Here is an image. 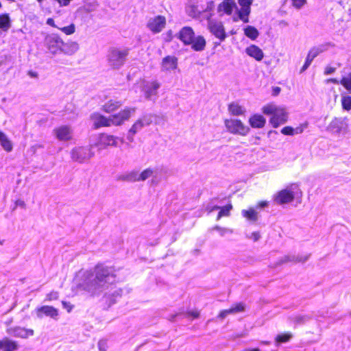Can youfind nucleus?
Masks as SVG:
<instances>
[{"label": "nucleus", "instance_id": "nucleus-1", "mask_svg": "<svg viewBox=\"0 0 351 351\" xmlns=\"http://www.w3.org/2000/svg\"><path fill=\"white\" fill-rule=\"evenodd\" d=\"M116 281L112 267L97 264L93 269L79 271L73 281V291L78 294L82 291L93 295L106 291Z\"/></svg>", "mask_w": 351, "mask_h": 351}, {"label": "nucleus", "instance_id": "nucleus-2", "mask_svg": "<svg viewBox=\"0 0 351 351\" xmlns=\"http://www.w3.org/2000/svg\"><path fill=\"white\" fill-rule=\"evenodd\" d=\"M135 110V108H126L118 114L112 115L108 118L99 113H93L90 118L95 128L110 126L111 125H119L128 119L131 114L134 113Z\"/></svg>", "mask_w": 351, "mask_h": 351}, {"label": "nucleus", "instance_id": "nucleus-3", "mask_svg": "<svg viewBox=\"0 0 351 351\" xmlns=\"http://www.w3.org/2000/svg\"><path fill=\"white\" fill-rule=\"evenodd\" d=\"M263 112L267 115H271L270 123L274 128L285 123L287 120V113L282 108L274 104H268L263 108Z\"/></svg>", "mask_w": 351, "mask_h": 351}, {"label": "nucleus", "instance_id": "nucleus-4", "mask_svg": "<svg viewBox=\"0 0 351 351\" xmlns=\"http://www.w3.org/2000/svg\"><path fill=\"white\" fill-rule=\"evenodd\" d=\"M129 49L127 48H112L109 50L108 62L110 67L119 69L125 63Z\"/></svg>", "mask_w": 351, "mask_h": 351}, {"label": "nucleus", "instance_id": "nucleus-5", "mask_svg": "<svg viewBox=\"0 0 351 351\" xmlns=\"http://www.w3.org/2000/svg\"><path fill=\"white\" fill-rule=\"evenodd\" d=\"M298 185H291L289 188L282 190L274 197V200L278 204H286L291 202L294 198L301 195Z\"/></svg>", "mask_w": 351, "mask_h": 351}, {"label": "nucleus", "instance_id": "nucleus-6", "mask_svg": "<svg viewBox=\"0 0 351 351\" xmlns=\"http://www.w3.org/2000/svg\"><path fill=\"white\" fill-rule=\"evenodd\" d=\"M71 156L73 161L83 163L89 160L94 156V152L89 147H77L71 150Z\"/></svg>", "mask_w": 351, "mask_h": 351}, {"label": "nucleus", "instance_id": "nucleus-7", "mask_svg": "<svg viewBox=\"0 0 351 351\" xmlns=\"http://www.w3.org/2000/svg\"><path fill=\"white\" fill-rule=\"evenodd\" d=\"M224 123L228 131L234 134L246 136L250 131V128L239 119H226Z\"/></svg>", "mask_w": 351, "mask_h": 351}, {"label": "nucleus", "instance_id": "nucleus-8", "mask_svg": "<svg viewBox=\"0 0 351 351\" xmlns=\"http://www.w3.org/2000/svg\"><path fill=\"white\" fill-rule=\"evenodd\" d=\"M161 84L156 80L145 81L142 90L144 93L145 97L151 101H155L158 97V90Z\"/></svg>", "mask_w": 351, "mask_h": 351}, {"label": "nucleus", "instance_id": "nucleus-9", "mask_svg": "<svg viewBox=\"0 0 351 351\" xmlns=\"http://www.w3.org/2000/svg\"><path fill=\"white\" fill-rule=\"evenodd\" d=\"M208 28L209 31L217 38L220 40V41H223L226 38V34L225 32V29L223 24L215 20L211 19V14H210L208 18Z\"/></svg>", "mask_w": 351, "mask_h": 351}, {"label": "nucleus", "instance_id": "nucleus-10", "mask_svg": "<svg viewBox=\"0 0 351 351\" xmlns=\"http://www.w3.org/2000/svg\"><path fill=\"white\" fill-rule=\"evenodd\" d=\"M152 121V119L150 114L144 115L142 118L136 121L128 132L127 136L128 140L130 142H132L134 141V136L141 131L143 127L149 125Z\"/></svg>", "mask_w": 351, "mask_h": 351}, {"label": "nucleus", "instance_id": "nucleus-11", "mask_svg": "<svg viewBox=\"0 0 351 351\" xmlns=\"http://www.w3.org/2000/svg\"><path fill=\"white\" fill-rule=\"evenodd\" d=\"M122 143V139L119 137L108 134H101L99 136L97 146H98L99 149H104L108 146L117 147L119 143Z\"/></svg>", "mask_w": 351, "mask_h": 351}, {"label": "nucleus", "instance_id": "nucleus-12", "mask_svg": "<svg viewBox=\"0 0 351 351\" xmlns=\"http://www.w3.org/2000/svg\"><path fill=\"white\" fill-rule=\"evenodd\" d=\"M45 44L49 51L55 54L61 51L63 40L56 34H49L45 37Z\"/></svg>", "mask_w": 351, "mask_h": 351}, {"label": "nucleus", "instance_id": "nucleus-13", "mask_svg": "<svg viewBox=\"0 0 351 351\" xmlns=\"http://www.w3.org/2000/svg\"><path fill=\"white\" fill-rule=\"evenodd\" d=\"M161 170H159L158 168L156 169H151L147 168L143 171H142L141 173H138L139 176V181H144L147 180V178L152 177V184H157L160 180V178L159 176H160Z\"/></svg>", "mask_w": 351, "mask_h": 351}, {"label": "nucleus", "instance_id": "nucleus-14", "mask_svg": "<svg viewBox=\"0 0 351 351\" xmlns=\"http://www.w3.org/2000/svg\"><path fill=\"white\" fill-rule=\"evenodd\" d=\"M166 25V19L162 16H157L151 18L148 23L147 27L150 31L154 33H159L165 27Z\"/></svg>", "mask_w": 351, "mask_h": 351}, {"label": "nucleus", "instance_id": "nucleus-15", "mask_svg": "<svg viewBox=\"0 0 351 351\" xmlns=\"http://www.w3.org/2000/svg\"><path fill=\"white\" fill-rule=\"evenodd\" d=\"M53 134L56 138L60 141H68L72 138L73 131L67 125H61L53 130Z\"/></svg>", "mask_w": 351, "mask_h": 351}, {"label": "nucleus", "instance_id": "nucleus-16", "mask_svg": "<svg viewBox=\"0 0 351 351\" xmlns=\"http://www.w3.org/2000/svg\"><path fill=\"white\" fill-rule=\"evenodd\" d=\"M7 333L14 337L26 339L34 335V330L21 327H14L8 328Z\"/></svg>", "mask_w": 351, "mask_h": 351}, {"label": "nucleus", "instance_id": "nucleus-17", "mask_svg": "<svg viewBox=\"0 0 351 351\" xmlns=\"http://www.w3.org/2000/svg\"><path fill=\"white\" fill-rule=\"evenodd\" d=\"M178 67V58L173 56H167L162 60L161 71L162 72H171Z\"/></svg>", "mask_w": 351, "mask_h": 351}, {"label": "nucleus", "instance_id": "nucleus-18", "mask_svg": "<svg viewBox=\"0 0 351 351\" xmlns=\"http://www.w3.org/2000/svg\"><path fill=\"white\" fill-rule=\"evenodd\" d=\"M36 315L38 318H43V315H45L56 319L58 316V311L51 306H43L36 308Z\"/></svg>", "mask_w": 351, "mask_h": 351}, {"label": "nucleus", "instance_id": "nucleus-19", "mask_svg": "<svg viewBox=\"0 0 351 351\" xmlns=\"http://www.w3.org/2000/svg\"><path fill=\"white\" fill-rule=\"evenodd\" d=\"M194 36L195 32L191 27H182L178 34V38L185 45H190V43H192V40L194 38Z\"/></svg>", "mask_w": 351, "mask_h": 351}, {"label": "nucleus", "instance_id": "nucleus-20", "mask_svg": "<svg viewBox=\"0 0 351 351\" xmlns=\"http://www.w3.org/2000/svg\"><path fill=\"white\" fill-rule=\"evenodd\" d=\"M236 6L234 0H224L218 5L217 12L221 16L224 14L230 15Z\"/></svg>", "mask_w": 351, "mask_h": 351}, {"label": "nucleus", "instance_id": "nucleus-21", "mask_svg": "<svg viewBox=\"0 0 351 351\" xmlns=\"http://www.w3.org/2000/svg\"><path fill=\"white\" fill-rule=\"evenodd\" d=\"M246 53L257 61H261L264 53L261 48L255 45H251L245 49Z\"/></svg>", "mask_w": 351, "mask_h": 351}, {"label": "nucleus", "instance_id": "nucleus-22", "mask_svg": "<svg viewBox=\"0 0 351 351\" xmlns=\"http://www.w3.org/2000/svg\"><path fill=\"white\" fill-rule=\"evenodd\" d=\"M206 44V42L204 36H195L194 38L192 40V43H190V45H191V48L194 51H202L205 49Z\"/></svg>", "mask_w": 351, "mask_h": 351}, {"label": "nucleus", "instance_id": "nucleus-23", "mask_svg": "<svg viewBox=\"0 0 351 351\" xmlns=\"http://www.w3.org/2000/svg\"><path fill=\"white\" fill-rule=\"evenodd\" d=\"M249 123L254 128H262L265 126L266 120L263 116L256 114L250 118Z\"/></svg>", "mask_w": 351, "mask_h": 351}, {"label": "nucleus", "instance_id": "nucleus-24", "mask_svg": "<svg viewBox=\"0 0 351 351\" xmlns=\"http://www.w3.org/2000/svg\"><path fill=\"white\" fill-rule=\"evenodd\" d=\"M79 49V45L77 43L71 41L64 43L62 45L61 51L67 55H73Z\"/></svg>", "mask_w": 351, "mask_h": 351}, {"label": "nucleus", "instance_id": "nucleus-25", "mask_svg": "<svg viewBox=\"0 0 351 351\" xmlns=\"http://www.w3.org/2000/svg\"><path fill=\"white\" fill-rule=\"evenodd\" d=\"M0 144L3 149L7 152H10L12 150V143L7 135L0 130Z\"/></svg>", "mask_w": 351, "mask_h": 351}, {"label": "nucleus", "instance_id": "nucleus-26", "mask_svg": "<svg viewBox=\"0 0 351 351\" xmlns=\"http://www.w3.org/2000/svg\"><path fill=\"white\" fill-rule=\"evenodd\" d=\"M11 19L7 13L0 14V29L3 32H8L11 27Z\"/></svg>", "mask_w": 351, "mask_h": 351}, {"label": "nucleus", "instance_id": "nucleus-27", "mask_svg": "<svg viewBox=\"0 0 351 351\" xmlns=\"http://www.w3.org/2000/svg\"><path fill=\"white\" fill-rule=\"evenodd\" d=\"M243 310H244L243 304L241 303L237 304L229 309L222 311L220 313L219 317L221 319H223L229 314L239 313V312L243 311Z\"/></svg>", "mask_w": 351, "mask_h": 351}, {"label": "nucleus", "instance_id": "nucleus-28", "mask_svg": "<svg viewBox=\"0 0 351 351\" xmlns=\"http://www.w3.org/2000/svg\"><path fill=\"white\" fill-rule=\"evenodd\" d=\"M18 348L19 346L16 341L8 338H4L2 339V349H3V351H15Z\"/></svg>", "mask_w": 351, "mask_h": 351}, {"label": "nucleus", "instance_id": "nucleus-29", "mask_svg": "<svg viewBox=\"0 0 351 351\" xmlns=\"http://www.w3.org/2000/svg\"><path fill=\"white\" fill-rule=\"evenodd\" d=\"M121 105L122 103L120 101L111 99L103 106V110L107 113H110L118 109Z\"/></svg>", "mask_w": 351, "mask_h": 351}, {"label": "nucleus", "instance_id": "nucleus-30", "mask_svg": "<svg viewBox=\"0 0 351 351\" xmlns=\"http://www.w3.org/2000/svg\"><path fill=\"white\" fill-rule=\"evenodd\" d=\"M304 126L302 125L296 127L295 128L290 126H286L282 129L281 132L285 135L293 136L295 134H299L302 133V132L304 131Z\"/></svg>", "mask_w": 351, "mask_h": 351}, {"label": "nucleus", "instance_id": "nucleus-31", "mask_svg": "<svg viewBox=\"0 0 351 351\" xmlns=\"http://www.w3.org/2000/svg\"><path fill=\"white\" fill-rule=\"evenodd\" d=\"M229 112L234 116L242 115L245 110L237 103H232L228 106Z\"/></svg>", "mask_w": 351, "mask_h": 351}, {"label": "nucleus", "instance_id": "nucleus-32", "mask_svg": "<svg viewBox=\"0 0 351 351\" xmlns=\"http://www.w3.org/2000/svg\"><path fill=\"white\" fill-rule=\"evenodd\" d=\"M232 205L231 204H228L225 206H223V207H220V206H213L210 210V212L214 210H218L219 209V212L218 213V215H217V219H219L221 217H227L230 215V212L232 209Z\"/></svg>", "mask_w": 351, "mask_h": 351}, {"label": "nucleus", "instance_id": "nucleus-33", "mask_svg": "<svg viewBox=\"0 0 351 351\" xmlns=\"http://www.w3.org/2000/svg\"><path fill=\"white\" fill-rule=\"evenodd\" d=\"M241 214L243 217L251 221H256L258 219V213L253 208H250L249 210H243Z\"/></svg>", "mask_w": 351, "mask_h": 351}, {"label": "nucleus", "instance_id": "nucleus-34", "mask_svg": "<svg viewBox=\"0 0 351 351\" xmlns=\"http://www.w3.org/2000/svg\"><path fill=\"white\" fill-rule=\"evenodd\" d=\"M245 35L252 40H256L258 35V31L253 26L248 25L244 29Z\"/></svg>", "mask_w": 351, "mask_h": 351}, {"label": "nucleus", "instance_id": "nucleus-35", "mask_svg": "<svg viewBox=\"0 0 351 351\" xmlns=\"http://www.w3.org/2000/svg\"><path fill=\"white\" fill-rule=\"evenodd\" d=\"M120 180H125L128 182H136L139 181L138 173L137 171H131L127 173L120 177Z\"/></svg>", "mask_w": 351, "mask_h": 351}, {"label": "nucleus", "instance_id": "nucleus-36", "mask_svg": "<svg viewBox=\"0 0 351 351\" xmlns=\"http://www.w3.org/2000/svg\"><path fill=\"white\" fill-rule=\"evenodd\" d=\"M313 317V314L298 315L293 318V321L297 324H303L312 319Z\"/></svg>", "mask_w": 351, "mask_h": 351}, {"label": "nucleus", "instance_id": "nucleus-37", "mask_svg": "<svg viewBox=\"0 0 351 351\" xmlns=\"http://www.w3.org/2000/svg\"><path fill=\"white\" fill-rule=\"evenodd\" d=\"M341 84L351 93V73L342 77Z\"/></svg>", "mask_w": 351, "mask_h": 351}, {"label": "nucleus", "instance_id": "nucleus-38", "mask_svg": "<svg viewBox=\"0 0 351 351\" xmlns=\"http://www.w3.org/2000/svg\"><path fill=\"white\" fill-rule=\"evenodd\" d=\"M292 337V335L291 333H284L277 335L276 337V345L278 346L280 343L287 342Z\"/></svg>", "mask_w": 351, "mask_h": 351}, {"label": "nucleus", "instance_id": "nucleus-39", "mask_svg": "<svg viewBox=\"0 0 351 351\" xmlns=\"http://www.w3.org/2000/svg\"><path fill=\"white\" fill-rule=\"evenodd\" d=\"M250 8H244L242 7L241 10L239 11V15L241 20H242L244 23L248 22V15L250 14Z\"/></svg>", "mask_w": 351, "mask_h": 351}, {"label": "nucleus", "instance_id": "nucleus-40", "mask_svg": "<svg viewBox=\"0 0 351 351\" xmlns=\"http://www.w3.org/2000/svg\"><path fill=\"white\" fill-rule=\"evenodd\" d=\"M342 107L346 110H350L351 109V97L350 96H343L341 99Z\"/></svg>", "mask_w": 351, "mask_h": 351}, {"label": "nucleus", "instance_id": "nucleus-41", "mask_svg": "<svg viewBox=\"0 0 351 351\" xmlns=\"http://www.w3.org/2000/svg\"><path fill=\"white\" fill-rule=\"evenodd\" d=\"M215 8L214 2L213 1H209L207 3V6L206 10L204 11L203 15L204 17H205L206 19L208 16L211 14V16H213V13L211 12L213 11Z\"/></svg>", "mask_w": 351, "mask_h": 351}, {"label": "nucleus", "instance_id": "nucleus-42", "mask_svg": "<svg viewBox=\"0 0 351 351\" xmlns=\"http://www.w3.org/2000/svg\"><path fill=\"white\" fill-rule=\"evenodd\" d=\"M58 29L66 35H71L75 32V26L74 24H71L70 25L64 27H58Z\"/></svg>", "mask_w": 351, "mask_h": 351}, {"label": "nucleus", "instance_id": "nucleus-43", "mask_svg": "<svg viewBox=\"0 0 351 351\" xmlns=\"http://www.w3.org/2000/svg\"><path fill=\"white\" fill-rule=\"evenodd\" d=\"M307 260V257H295V256H285L283 262H305Z\"/></svg>", "mask_w": 351, "mask_h": 351}, {"label": "nucleus", "instance_id": "nucleus-44", "mask_svg": "<svg viewBox=\"0 0 351 351\" xmlns=\"http://www.w3.org/2000/svg\"><path fill=\"white\" fill-rule=\"evenodd\" d=\"M317 47L319 49V53H321L324 51H327L329 49V47H334V44H332L331 43H326L322 44Z\"/></svg>", "mask_w": 351, "mask_h": 351}, {"label": "nucleus", "instance_id": "nucleus-45", "mask_svg": "<svg viewBox=\"0 0 351 351\" xmlns=\"http://www.w3.org/2000/svg\"><path fill=\"white\" fill-rule=\"evenodd\" d=\"M59 295L57 291H51L46 296V301H52L56 300L58 298Z\"/></svg>", "mask_w": 351, "mask_h": 351}, {"label": "nucleus", "instance_id": "nucleus-46", "mask_svg": "<svg viewBox=\"0 0 351 351\" xmlns=\"http://www.w3.org/2000/svg\"><path fill=\"white\" fill-rule=\"evenodd\" d=\"M319 54H320V53L317 47H314L308 51V56L314 59Z\"/></svg>", "mask_w": 351, "mask_h": 351}, {"label": "nucleus", "instance_id": "nucleus-47", "mask_svg": "<svg viewBox=\"0 0 351 351\" xmlns=\"http://www.w3.org/2000/svg\"><path fill=\"white\" fill-rule=\"evenodd\" d=\"M313 60V59L307 55L306 61H305L304 65L302 66L301 71L302 72V71H304L305 70H306L308 69V67L311 65Z\"/></svg>", "mask_w": 351, "mask_h": 351}, {"label": "nucleus", "instance_id": "nucleus-48", "mask_svg": "<svg viewBox=\"0 0 351 351\" xmlns=\"http://www.w3.org/2000/svg\"><path fill=\"white\" fill-rule=\"evenodd\" d=\"M292 2L295 8L300 9L306 3V0H292Z\"/></svg>", "mask_w": 351, "mask_h": 351}, {"label": "nucleus", "instance_id": "nucleus-49", "mask_svg": "<svg viewBox=\"0 0 351 351\" xmlns=\"http://www.w3.org/2000/svg\"><path fill=\"white\" fill-rule=\"evenodd\" d=\"M252 0H239V3L241 7L250 8Z\"/></svg>", "mask_w": 351, "mask_h": 351}, {"label": "nucleus", "instance_id": "nucleus-50", "mask_svg": "<svg viewBox=\"0 0 351 351\" xmlns=\"http://www.w3.org/2000/svg\"><path fill=\"white\" fill-rule=\"evenodd\" d=\"M215 230H217V231H219V234L221 235V236H223L226 233H228V232H232L231 230H230L229 229H227V228H220L219 226H216L215 228Z\"/></svg>", "mask_w": 351, "mask_h": 351}, {"label": "nucleus", "instance_id": "nucleus-51", "mask_svg": "<svg viewBox=\"0 0 351 351\" xmlns=\"http://www.w3.org/2000/svg\"><path fill=\"white\" fill-rule=\"evenodd\" d=\"M62 304L63 308H65L67 311V312L69 313L72 311L73 305H71L70 302L62 301Z\"/></svg>", "mask_w": 351, "mask_h": 351}, {"label": "nucleus", "instance_id": "nucleus-52", "mask_svg": "<svg viewBox=\"0 0 351 351\" xmlns=\"http://www.w3.org/2000/svg\"><path fill=\"white\" fill-rule=\"evenodd\" d=\"M98 347L100 351H106V341H99L98 343Z\"/></svg>", "mask_w": 351, "mask_h": 351}, {"label": "nucleus", "instance_id": "nucleus-53", "mask_svg": "<svg viewBox=\"0 0 351 351\" xmlns=\"http://www.w3.org/2000/svg\"><path fill=\"white\" fill-rule=\"evenodd\" d=\"M335 71V68L328 66L325 69L324 74L325 75H330V74H332V73H334Z\"/></svg>", "mask_w": 351, "mask_h": 351}, {"label": "nucleus", "instance_id": "nucleus-54", "mask_svg": "<svg viewBox=\"0 0 351 351\" xmlns=\"http://www.w3.org/2000/svg\"><path fill=\"white\" fill-rule=\"evenodd\" d=\"M260 234L258 232H252L250 237V238L253 239L254 241H258L260 239Z\"/></svg>", "mask_w": 351, "mask_h": 351}, {"label": "nucleus", "instance_id": "nucleus-55", "mask_svg": "<svg viewBox=\"0 0 351 351\" xmlns=\"http://www.w3.org/2000/svg\"><path fill=\"white\" fill-rule=\"evenodd\" d=\"M172 38H173V32L171 30H169L167 32L165 39L166 41L169 42L172 40Z\"/></svg>", "mask_w": 351, "mask_h": 351}, {"label": "nucleus", "instance_id": "nucleus-56", "mask_svg": "<svg viewBox=\"0 0 351 351\" xmlns=\"http://www.w3.org/2000/svg\"><path fill=\"white\" fill-rule=\"evenodd\" d=\"M46 23H47L48 25H50V26H51V27H56V28H58V26H56V25L55 24V22H54L53 19H51V18H49V19H47Z\"/></svg>", "mask_w": 351, "mask_h": 351}, {"label": "nucleus", "instance_id": "nucleus-57", "mask_svg": "<svg viewBox=\"0 0 351 351\" xmlns=\"http://www.w3.org/2000/svg\"><path fill=\"white\" fill-rule=\"evenodd\" d=\"M267 205H268V202H267L263 201V202H261L258 204L257 208H265V206H267Z\"/></svg>", "mask_w": 351, "mask_h": 351}, {"label": "nucleus", "instance_id": "nucleus-58", "mask_svg": "<svg viewBox=\"0 0 351 351\" xmlns=\"http://www.w3.org/2000/svg\"><path fill=\"white\" fill-rule=\"evenodd\" d=\"M199 315V313L197 311H193L191 313H187L188 317H192L193 318H196Z\"/></svg>", "mask_w": 351, "mask_h": 351}, {"label": "nucleus", "instance_id": "nucleus-59", "mask_svg": "<svg viewBox=\"0 0 351 351\" xmlns=\"http://www.w3.org/2000/svg\"><path fill=\"white\" fill-rule=\"evenodd\" d=\"M16 205L18 206H21L22 208H24L25 206V202L20 199H19L16 202Z\"/></svg>", "mask_w": 351, "mask_h": 351}, {"label": "nucleus", "instance_id": "nucleus-60", "mask_svg": "<svg viewBox=\"0 0 351 351\" xmlns=\"http://www.w3.org/2000/svg\"><path fill=\"white\" fill-rule=\"evenodd\" d=\"M280 91V88L279 87H275L274 89H273V95H277Z\"/></svg>", "mask_w": 351, "mask_h": 351}, {"label": "nucleus", "instance_id": "nucleus-61", "mask_svg": "<svg viewBox=\"0 0 351 351\" xmlns=\"http://www.w3.org/2000/svg\"><path fill=\"white\" fill-rule=\"evenodd\" d=\"M29 75L32 77H37V73L34 71H29L28 73Z\"/></svg>", "mask_w": 351, "mask_h": 351}, {"label": "nucleus", "instance_id": "nucleus-62", "mask_svg": "<svg viewBox=\"0 0 351 351\" xmlns=\"http://www.w3.org/2000/svg\"><path fill=\"white\" fill-rule=\"evenodd\" d=\"M328 82H332V83H334V84H338L339 83L338 80L337 79H335V78L329 79L328 80Z\"/></svg>", "mask_w": 351, "mask_h": 351}, {"label": "nucleus", "instance_id": "nucleus-63", "mask_svg": "<svg viewBox=\"0 0 351 351\" xmlns=\"http://www.w3.org/2000/svg\"><path fill=\"white\" fill-rule=\"evenodd\" d=\"M121 290H115L113 293V295L114 294H116L117 296H120L121 295Z\"/></svg>", "mask_w": 351, "mask_h": 351}, {"label": "nucleus", "instance_id": "nucleus-64", "mask_svg": "<svg viewBox=\"0 0 351 351\" xmlns=\"http://www.w3.org/2000/svg\"><path fill=\"white\" fill-rule=\"evenodd\" d=\"M245 351H260L258 348L247 349Z\"/></svg>", "mask_w": 351, "mask_h": 351}]
</instances>
